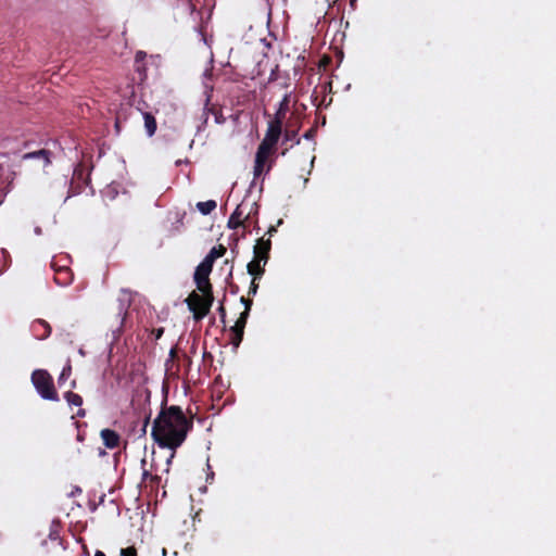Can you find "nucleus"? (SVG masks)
<instances>
[{
    "mask_svg": "<svg viewBox=\"0 0 556 556\" xmlns=\"http://www.w3.org/2000/svg\"><path fill=\"white\" fill-rule=\"evenodd\" d=\"M192 422L187 419L179 406L162 408L151 431L153 440L161 447L176 450L186 440Z\"/></svg>",
    "mask_w": 556,
    "mask_h": 556,
    "instance_id": "nucleus-1",
    "label": "nucleus"
},
{
    "mask_svg": "<svg viewBox=\"0 0 556 556\" xmlns=\"http://www.w3.org/2000/svg\"><path fill=\"white\" fill-rule=\"evenodd\" d=\"M281 136V119L276 117L275 119L268 123V127L265 134L264 139L260 143L256 154H255V163H254V176L258 177L264 169V165L273 152L275 146L277 144L279 138Z\"/></svg>",
    "mask_w": 556,
    "mask_h": 556,
    "instance_id": "nucleus-2",
    "label": "nucleus"
},
{
    "mask_svg": "<svg viewBox=\"0 0 556 556\" xmlns=\"http://www.w3.org/2000/svg\"><path fill=\"white\" fill-rule=\"evenodd\" d=\"M201 293L202 294H199L198 292L192 291L185 300L188 308L193 314L194 320L197 321L201 320L208 314L214 302L213 291Z\"/></svg>",
    "mask_w": 556,
    "mask_h": 556,
    "instance_id": "nucleus-3",
    "label": "nucleus"
},
{
    "mask_svg": "<svg viewBox=\"0 0 556 556\" xmlns=\"http://www.w3.org/2000/svg\"><path fill=\"white\" fill-rule=\"evenodd\" d=\"M31 381L37 392L45 400L59 401V395L53 386L51 376L47 370L37 369L31 375Z\"/></svg>",
    "mask_w": 556,
    "mask_h": 556,
    "instance_id": "nucleus-4",
    "label": "nucleus"
},
{
    "mask_svg": "<svg viewBox=\"0 0 556 556\" xmlns=\"http://www.w3.org/2000/svg\"><path fill=\"white\" fill-rule=\"evenodd\" d=\"M256 207L255 202H247L243 200L230 215L228 219V227L236 229L240 226H244L245 222L250 218L252 211Z\"/></svg>",
    "mask_w": 556,
    "mask_h": 556,
    "instance_id": "nucleus-5",
    "label": "nucleus"
},
{
    "mask_svg": "<svg viewBox=\"0 0 556 556\" xmlns=\"http://www.w3.org/2000/svg\"><path fill=\"white\" fill-rule=\"evenodd\" d=\"M212 269H213V267H211L210 265H207L203 262H201L197 266L193 278H194V282L197 285V289L200 292L213 291V288H212V285H211L210 278H208Z\"/></svg>",
    "mask_w": 556,
    "mask_h": 556,
    "instance_id": "nucleus-6",
    "label": "nucleus"
},
{
    "mask_svg": "<svg viewBox=\"0 0 556 556\" xmlns=\"http://www.w3.org/2000/svg\"><path fill=\"white\" fill-rule=\"evenodd\" d=\"M247 320L248 312H242L239 318L237 319L236 324L232 327H230V332L232 333L230 342L235 348H238L242 341Z\"/></svg>",
    "mask_w": 556,
    "mask_h": 556,
    "instance_id": "nucleus-7",
    "label": "nucleus"
},
{
    "mask_svg": "<svg viewBox=\"0 0 556 556\" xmlns=\"http://www.w3.org/2000/svg\"><path fill=\"white\" fill-rule=\"evenodd\" d=\"M131 293L126 291V290H123L118 300H117V306H116V311H117V319L123 323L124 319H125V316L127 314V311L131 304Z\"/></svg>",
    "mask_w": 556,
    "mask_h": 556,
    "instance_id": "nucleus-8",
    "label": "nucleus"
},
{
    "mask_svg": "<svg viewBox=\"0 0 556 556\" xmlns=\"http://www.w3.org/2000/svg\"><path fill=\"white\" fill-rule=\"evenodd\" d=\"M270 250V240L260 239L254 247V257L263 262V266L267 263Z\"/></svg>",
    "mask_w": 556,
    "mask_h": 556,
    "instance_id": "nucleus-9",
    "label": "nucleus"
},
{
    "mask_svg": "<svg viewBox=\"0 0 556 556\" xmlns=\"http://www.w3.org/2000/svg\"><path fill=\"white\" fill-rule=\"evenodd\" d=\"M100 434H101V439L103 441V444L108 448H115V447L118 446V444H119V435L114 430L103 429Z\"/></svg>",
    "mask_w": 556,
    "mask_h": 556,
    "instance_id": "nucleus-10",
    "label": "nucleus"
},
{
    "mask_svg": "<svg viewBox=\"0 0 556 556\" xmlns=\"http://www.w3.org/2000/svg\"><path fill=\"white\" fill-rule=\"evenodd\" d=\"M226 253V248L223 244L212 248L208 254L202 261L203 263L213 267L214 262Z\"/></svg>",
    "mask_w": 556,
    "mask_h": 556,
    "instance_id": "nucleus-11",
    "label": "nucleus"
},
{
    "mask_svg": "<svg viewBox=\"0 0 556 556\" xmlns=\"http://www.w3.org/2000/svg\"><path fill=\"white\" fill-rule=\"evenodd\" d=\"M142 117L144 119L146 131L149 137H152L156 131V121L154 116L149 112H143Z\"/></svg>",
    "mask_w": 556,
    "mask_h": 556,
    "instance_id": "nucleus-12",
    "label": "nucleus"
},
{
    "mask_svg": "<svg viewBox=\"0 0 556 556\" xmlns=\"http://www.w3.org/2000/svg\"><path fill=\"white\" fill-rule=\"evenodd\" d=\"M263 262L255 258L248 264V273L254 278H258L264 273Z\"/></svg>",
    "mask_w": 556,
    "mask_h": 556,
    "instance_id": "nucleus-13",
    "label": "nucleus"
},
{
    "mask_svg": "<svg viewBox=\"0 0 556 556\" xmlns=\"http://www.w3.org/2000/svg\"><path fill=\"white\" fill-rule=\"evenodd\" d=\"M50 152L48 150L41 149L35 152H29L23 155V160L28 159H42L45 165L50 164Z\"/></svg>",
    "mask_w": 556,
    "mask_h": 556,
    "instance_id": "nucleus-14",
    "label": "nucleus"
},
{
    "mask_svg": "<svg viewBox=\"0 0 556 556\" xmlns=\"http://www.w3.org/2000/svg\"><path fill=\"white\" fill-rule=\"evenodd\" d=\"M197 207L203 215H207L216 208V202L214 200L199 202Z\"/></svg>",
    "mask_w": 556,
    "mask_h": 556,
    "instance_id": "nucleus-15",
    "label": "nucleus"
},
{
    "mask_svg": "<svg viewBox=\"0 0 556 556\" xmlns=\"http://www.w3.org/2000/svg\"><path fill=\"white\" fill-rule=\"evenodd\" d=\"M64 397L70 405L81 406L83 404V397L79 394L74 393L72 391H67L64 394Z\"/></svg>",
    "mask_w": 556,
    "mask_h": 556,
    "instance_id": "nucleus-16",
    "label": "nucleus"
},
{
    "mask_svg": "<svg viewBox=\"0 0 556 556\" xmlns=\"http://www.w3.org/2000/svg\"><path fill=\"white\" fill-rule=\"evenodd\" d=\"M55 282L62 286L68 285L71 281V274L67 268H64L58 273L55 276Z\"/></svg>",
    "mask_w": 556,
    "mask_h": 556,
    "instance_id": "nucleus-17",
    "label": "nucleus"
},
{
    "mask_svg": "<svg viewBox=\"0 0 556 556\" xmlns=\"http://www.w3.org/2000/svg\"><path fill=\"white\" fill-rule=\"evenodd\" d=\"M33 327H34V330H36L37 327H43L45 328L46 332H45V334L41 336L42 339L47 338L50 334V332H51L50 326L45 320H37L33 325Z\"/></svg>",
    "mask_w": 556,
    "mask_h": 556,
    "instance_id": "nucleus-18",
    "label": "nucleus"
},
{
    "mask_svg": "<svg viewBox=\"0 0 556 556\" xmlns=\"http://www.w3.org/2000/svg\"><path fill=\"white\" fill-rule=\"evenodd\" d=\"M140 464H141V467H142V477H143V479H147V478L150 477L152 481H157L159 480V478L156 476L152 477L150 475V472L146 469V465H147V459L146 458H142Z\"/></svg>",
    "mask_w": 556,
    "mask_h": 556,
    "instance_id": "nucleus-19",
    "label": "nucleus"
},
{
    "mask_svg": "<svg viewBox=\"0 0 556 556\" xmlns=\"http://www.w3.org/2000/svg\"><path fill=\"white\" fill-rule=\"evenodd\" d=\"M71 371H72L71 365H67L66 367H64L59 377V382L66 380L71 376Z\"/></svg>",
    "mask_w": 556,
    "mask_h": 556,
    "instance_id": "nucleus-20",
    "label": "nucleus"
},
{
    "mask_svg": "<svg viewBox=\"0 0 556 556\" xmlns=\"http://www.w3.org/2000/svg\"><path fill=\"white\" fill-rule=\"evenodd\" d=\"M121 556H137V551L135 547H127L121 549Z\"/></svg>",
    "mask_w": 556,
    "mask_h": 556,
    "instance_id": "nucleus-21",
    "label": "nucleus"
},
{
    "mask_svg": "<svg viewBox=\"0 0 556 556\" xmlns=\"http://www.w3.org/2000/svg\"><path fill=\"white\" fill-rule=\"evenodd\" d=\"M296 137L295 130H286L283 134L285 141L293 140Z\"/></svg>",
    "mask_w": 556,
    "mask_h": 556,
    "instance_id": "nucleus-22",
    "label": "nucleus"
},
{
    "mask_svg": "<svg viewBox=\"0 0 556 556\" xmlns=\"http://www.w3.org/2000/svg\"><path fill=\"white\" fill-rule=\"evenodd\" d=\"M240 301L244 304V311L243 312H248V314H249L250 309H251L252 301L247 300L243 296L240 299Z\"/></svg>",
    "mask_w": 556,
    "mask_h": 556,
    "instance_id": "nucleus-23",
    "label": "nucleus"
},
{
    "mask_svg": "<svg viewBox=\"0 0 556 556\" xmlns=\"http://www.w3.org/2000/svg\"><path fill=\"white\" fill-rule=\"evenodd\" d=\"M255 279L256 278H253L252 282H251V286H250V290H249V294H255L256 291H257V283L255 282Z\"/></svg>",
    "mask_w": 556,
    "mask_h": 556,
    "instance_id": "nucleus-24",
    "label": "nucleus"
},
{
    "mask_svg": "<svg viewBox=\"0 0 556 556\" xmlns=\"http://www.w3.org/2000/svg\"><path fill=\"white\" fill-rule=\"evenodd\" d=\"M175 451H176V450H172V454L169 455V457H168V458H167V460H166V465H167L166 471H168V470H169V466H170V464H172V460H173V458L175 457Z\"/></svg>",
    "mask_w": 556,
    "mask_h": 556,
    "instance_id": "nucleus-25",
    "label": "nucleus"
},
{
    "mask_svg": "<svg viewBox=\"0 0 556 556\" xmlns=\"http://www.w3.org/2000/svg\"><path fill=\"white\" fill-rule=\"evenodd\" d=\"M218 313H219V315H220L222 320L224 321L225 316H226V311H225V307H224L223 305H220V306L218 307Z\"/></svg>",
    "mask_w": 556,
    "mask_h": 556,
    "instance_id": "nucleus-26",
    "label": "nucleus"
},
{
    "mask_svg": "<svg viewBox=\"0 0 556 556\" xmlns=\"http://www.w3.org/2000/svg\"><path fill=\"white\" fill-rule=\"evenodd\" d=\"M314 134H315V130L314 129H309L308 131L305 132L304 138L305 139H312Z\"/></svg>",
    "mask_w": 556,
    "mask_h": 556,
    "instance_id": "nucleus-27",
    "label": "nucleus"
},
{
    "mask_svg": "<svg viewBox=\"0 0 556 556\" xmlns=\"http://www.w3.org/2000/svg\"><path fill=\"white\" fill-rule=\"evenodd\" d=\"M86 415V412L85 409L80 408L78 412H77V416L78 417H84Z\"/></svg>",
    "mask_w": 556,
    "mask_h": 556,
    "instance_id": "nucleus-28",
    "label": "nucleus"
},
{
    "mask_svg": "<svg viewBox=\"0 0 556 556\" xmlns=\"http://www.w3.org/2000/svg\"><path fill=\"white\" fill-rule=\"evenodd\" d=\"M94 556H105V555H104V553H103V552H101V551H97V552H96V554H94Z\"/></svg>",
    "mask_w": 556,
    "mask_h": 556,
    "instance_id": "nucleus-29",
    "label": "nucleus"
},
{
    "mask_svg": "<svg viewBox=\"0 0 556 556\" xmlns=\"http://www.w3.org/2000/svg\"><path fill=\"white\" fill-rule=\"evenodd\" d=\"M163 333V329H159L157 332H156V338H160Z\"/></svg>",
    "mask_w": 556,
    "mask_h": 556,
    "instance_id": "nucleus-30",
    "label": "nucleus"
},
{
    "mask_svg": "<svg viewBox=\"0 0 556 556\" xmlns=\"http://www.w3.org/2000/svg\"><path fill=\"white\" fill-rule=\"evenodd\" d=\"M276 231V229L274 227H270L269 230H268V233H274Z\"/></svg>",
    "mask_w": 556,
    "mask_h": 556,
    "instance_id": "nucleus-31",
    "label": "nucleus"
},
{
    "mask_svg": "<svg viewBox=\"0 0 556 556\" xmlns=\"http://www.w3.org/2000/svg\"><path fill=\"white\" fill-rule=\"evenodd\" d=\"M119 123H121V116H117V119H116V127L119 126Z\"/></svg>",
    "mask_w": 556,
    "mask_h": 556,
    "instance_id": "nucleus-32",
    "label": "nucleus"
},
{
    "mask_svg": "<svg viewBox=\"0 0 556 556\" xmlns=\"http://www.w3.org/2000/svg\"><path fill=\"white\" fill-rule=\"evenodd\" d=\"M149 424V418H147L146 422H144V426H143V431H146V427L148 426Z\"/></svg>",
    "mask_w": 556,
    "mask_h": 556,
    "instance_id": "nucleus-33",
    "label": "nucleus"
},
{
    "mask_svg": "<svg viewBox=\"0 0 556 556\" xmlns=\"http://www.w3.org/2000/svg\"><path fill=\"white\" fill-rule=\"evenodd\" d=\"M142 54H143L142 52H138L137 53V59L142 58Z\"/></svg>",
    "mask_w": 556,
    "mask_h": 556,
    "instance_id": "nucleus-34",
    "label": "nucleus"
}]
</instances>
